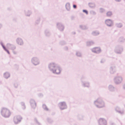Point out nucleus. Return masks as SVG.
Masks as SVG:
<instances>
[{"label":"nucleus","mask_w":125,"mask_h":125,"mask_svg":"<svg viewBox=\"0 0 125 125\" xmlns=\"http://www.w3.org/2000/svg\"><path fill=\"white\" fill-rule=\"evenodd\" d=\"M39 96L40 97H42L43 96V94H39Z\"/></svg>","instance_id":"38"},{"label":"nucleus","mask_w":125,"mask_h":125,"mask_svg":"<svg viewBox=\"0 0 125 125\" xmlns=\"http://www.w3.org/2000/svg\"><path fill=\"white\" fill-rule=\"evenodd\" d=\"M99 125H106V121L104 118H100L98 121Z\"/></svg>","instance_id":"11"},{"label":"nucleus","mask_w":125,"mask_h":125,"mask_svg":"<svg viewBox=\"0 0 125 125\" xmlns=\"http://www.w3.org/2000/svg\"><path fill=\"white\" fill-rule=\"evenodd\" d=\"M10 74L8 72H6L4 73L3 74L4 77L5 79H7L10 77Z\"/></svg>","instance_id":"17"},{"label":"nucleus","mask_w":125,"mask_h":125,"mask_svg":"<svg viewBox=\"0 0 125 125\" xmlns=\"http://www.w3.org/2000/svg\"><path fill=\"white\" fill-rule=\"evenodd\" d=\"M0 45L2 46L3 48H4V47H5V46L4 45L3 43L2 42H0Z\"/></svg>","instance_id":"35"},{"label":"nucleus","mask_w":125,"mask_h":125,"mask_svg":"<svg viewBox=\"0 0 125 125\" xmlns=\"http://www.w3.org/2000/svg\"><path fill=\"white\" fill-rule=\"evenodd\" d=\"M58 106L61 110L66 109L67 108L66 103L64 101L60 102L58 104Z\"/></svg>","instance_id":"5"},{"label":"nucleus","mask_w":125,"mask_h":125,"mask_svg":"<svg viewBox=\"0 0 125 125\" xmlns=\"http://www.w3.org/2000/svg\"><path fill=\"white\" fill-rule=\"evenodd\" d=\"M64 49L66 51L68 50V48L66 46L64 47Z\"/></svg>","instance_id":"36"},{"label":"nucleus","mask_w":125,"mask_h":125,"mask_svg":"<svg viewBox=\"0 0 125 125\" xmlns=\"http://www.w3.org/2000/svg\"><path fill=\"white\" fill-rule=\"evenodd\" d=\"M13 52L14 54H17V52L14 50L13 51Z\"/></svg>","instance_id":"40"},{"label":"nucleus","mask_w":125,"mask_h":125,"mask_svg":"<svg viewBox=\"0 0 125 125\" xmlns=\"http://www.w3.org/2000/svg\"><path fill=\"white\" fill-rule=\"evenodd\" d=\"M7 53L9 54H10V53L9 52V50H8L6 52Z\"/></svg>","instance_id":"45"},{"label":"nucleus","mask_w":125,"mask_h":125,"mask_svg":"<svg viewBox=\"0 0 125 125\" xmlns=\"http://www.w3.org/2000/svg\"><path fill=\"white\" fill-rule=\"evenodd\" d=\"M87 76L85 75H83L80 79V80L81 81V82H83L85 81V80L87 79Z\"/></svg>","instance_id":"21"},{"label":"nucleus","mask_w":125,"mask_h":125,"mask_svg":"<svg viewBox=\"0 0 125 125\" xmlns=\"http://www.w3.org/2000/svg\"><path fill=\"white\" fill-rule=\"evenodd\" d=\"M94 104L96 107L99 108H102L105 107V103L101 98H97L94 102Z\"/></svg>","instance_id":"2"},{"label":"nucleus","mask_w":125,"mask_h":125,"mask_svg":"<svg viewBox=\"0 0 125 125\" xmlns=\"http://www.w3.org/2000/svg\"><path fill=\"white\" fill-rule=\"evenodd\" d=\"M34 121L35 122H36V123L38 125H41V124L37 120L36 118H35L34 119Z\"/></svg>","instance_id":"30"},{"label":"nucleus","mask_w":125,"mask_h":125,"mask_svg":"<svg viewBox=\"0 0 125 125\" xmlns=\"http://www.w3.org/2000/svg\"><path fill=\"white\" fill-rule=\"evenodd\" d=\"M20 104L22 106V109H25L26 108V106L24 103V102H21Z\"/></svg>","instance_id":"27"},{"label":"nucleus","mask_w":125,"mask_h":125,"mask_svg":"<svg viewBox=\"0 0 125 125\" xmlns=\"http://www.w3.org/2000/svg\"><path fill=\"white\" fill-rule=\"evenodd\" d=\"M116 71V67L114 66H111L109 69V72L111 74H113Z\"/></svg>","instance_id":"13"},{"label":"nucleus","mask_w":125,"mask_h":125,"mask_svg":"<svg viewBox=\"0 0 125 125\" xmlns=\"http://www.w3.org/2000/svg\"><path fill=\"white\" fill-rule=\"evenodd\" d=\"M7 53L9 54H10V53L9 52V50H8L6 52Z\"/></svg>","instance_id":"44"},{"label":"nucleus","mask_w":125,"mask_h":125,"mask_svg":"<svg viewBox=\"0 0 125 125\" xmlns=\"http://www.w3.org/2000/svg\"><path fill=\"white\" fill-rule=\"evenodd\" d=\"M112 13L111 11H108L106 13V15L107 17H110L112 16Z\"/></svg>","instance_id":"25"},{"label":"nucleus","mask_w":125,"mask_h":125,"mask_svg":"<svg viewBox=\"0 0 125 125\" xmlns=\"http://www.w3.org/2000/svg\"><path fill=\"white\" fill-rule=\"evenodd\" d=\"M83 11L85 13L87 14H88V12L87 11V10H83Z\"/></svg>","instance_id":"37"},{"label":"nucleus","mask_w":125,"mask_h":125,"mask_svg":"<svg viewBox=\"0 0 125 125\" xmlns=\"http://www.w3.org/2000/svg\"><path fill=\"white\" fill-rule=\"evenodd\" d=\"M45 34L46 36H49L50 35L49 32H45Z\"/></svg>","instance_id":"32"},{"label":"nucleus","mask_w":125,"mask_h":125,"mask_svg":"<svg viewBox=\"0 0 125 125\" xmlns=\"http://www.w3.org/2000/svg\"><path fill=\"white\" fill-rule=\"evenodd\" d=\"M48 68L49 71L52 73L56 75L60 74L62 69L59 65L54 62H52L48 65Z\"/></svg>","instance_id":"1"},{"label":"nucleus","mask_w":125,"mask_h":125,"mask_svg":"<svg viewBox=\"0 0 125 125\" xmlns=\"http://www.w3.org/2000/svg\"><path fill=\"white\" fill-rule=\"evenodd\" d=\"M82 86L83 87L89 88L90 87V83L87 81H85L81 82Z\"/></svg>","instance_id":"10"},{"label":"nucleus","mask_w":125,"mask_h":125,"mask_svg":"<svg viewBox=\"0 0 125 125\" xmlns=\"http://www.w3.org/2000/svg\"><path fill=\"white\" fill-rule=\"evenodd\" d=\"M105 24L108 26H111L113 24V22L110 19L106 20L105 21Z\"/></svg>","instance_id":"16"},{"label":"nucleus","mask_w":125,"mask_h":125,"mask_svg":"<svg viewBox=\"0 0 125 125\" xmlns=\"http://www.w3.org/2000/svg\"><path fill=\"white\" fill-rule=\"evenodd\" d=\"M7 47L13 51L16 49V46L10 43H7Z\"/></svg>","instance_id":"15"},{"label":"nucleus","mask_w":125,"mask_h":125,"mask_svg":"<svg viewBox=\"0 0 125 125\" xmlns=\"http://www.w3.org/2000/svg\"><path fill=\"white\" fill-rule=\"evenodd\" d=\"M13 85L14 86L15 88H17L18 86V84L17 82H14L13 83Z\"/></svg>","instance_id":"29"},{"label":"nucleus","mask_w":125,"mask_h":125,"mask_svg":"<svg viewBox=\"0 0 125 125\" xmlns=\"http://www.w3.org/2000/svg\"><path fill=\"white\" fill-rule=\"evenodd\" d=\"M1 24H0V27H1Z\"/></svg>","instance_id":"49"},{"label":"nucleus","mask_w":125,"mask_h":125,"mask_svg":"<svg viewBox=\"0 0 125 125\" xmlns=\"http://www.w3.org/2000/svg\"><path fill=\"white\" fill-rule=\"evenodd\" d=\"M94 44V42L92 41H88L86 42V45L88 46H90L93 45Z\"/></svg>","instance_id":"19"},{"label":"nucleus","mask_w":125,"mask_h":125,"mask_svg":"<svg viewBox=\"0 0 125 125\" xmlns=\"http://www.w3.org/2000/svg\"><path fill=\"white\" fill-rule=\"evenodd\" d=\"M75 32H73V33H72V34H75Z\"/></svg>","instance_id":"47"},{"label":"nucleus","mask_w":125,"mask_h":125,"mask_svg":"<svg viewBox=\"0 0 125 125\" xmlns=\"http://www.w3.org/2000/svg\"><path fill=\"white\" fill-rule=\"evenodd\" d=\"M91 51L97 54H98L101 52L100 48L99 47H94L91 49Z\"/></svg>","instance_id":"9"},{"label":"nucleus","mask_w":125,"mask_h":125,"mask_svg":"<svg viewBox=\"0 0 125 125\" xmlns=\"http://www.w3.org/2000/svg\"><path fill=\"white\" fill-rule=\"evenodd\" d=\"M68 6V7H69V8H70V6L69 5V4H68V5H66V8L67 9V6Z\"/></svg>","instance_id":"42"},{"label":"nucleus","mask_w":125,"mask_h":125,"mask_svg":"<svg viewBox=\"0 0 125 125\" xmlns=\"http://www.w3.org/2000/svg\"><path fill=\"white\" fill-rule=\"evenodd\" d=\"M99 34V33L98 32H92V35L94 36L98 35Z\"/></svg>","instance_id":"26"},{"label":"nucleus","mask_w":125,"mask_h":125,"mask_svg":"<svg viewBox=\"0 0 125 125\" xmlns=\"http://www.w3.org/2000/svg\"><path fill=\"white\" fill-rule=\"evenodd\" d=\"M22 118L20 115L15 116L13 118V121L15 124H17L21 122Z\"/></svg>","instance_id":"8"},{"label":"nucleus","mask_w":125,"mask_h":125,"mask_svg":"<svg viewBox=\"0 0 125 125\" xmlns=\"http://www.w3.org/2000/svg\"><path fill=\"white\" fill-rule=\"evenodd\" d=\"M60 44L61 45H63L65 44H66V43L65 42L63 41L61 42L60 43Z\"/></svg>","instance_id":"31"},{"label":"nucleus","mask_w":125,"mask_h":125,"mask_svg":"<svg viewBox=\"0 0 125 125\" xmlns=\"http://www.w3.org/2000/svg\"><path fill=\"white\" fill-rule=\"evenodd\" d=\"M1 113L3 117L6 118L9 117L11 115V113L10 110L5 108H3L1 109Z\"/></svg>","instance_id":"3"},{"label":"nucleus","mask_w":125,"mask_h":125,"mask_svg":"<svg viewBox=\"0 0 125 125\" xmlns=\"http://www.w3.org/2000/svg\"><path fill=\"white\" fill-rule=\"evenodd\" d=\"M109 90L111 92H114L115 91L116 89V88L113 85H110L108 87Z\"/></svg>","instance_id":"18"},{"label":"nucleus","mask_w":125,"mask_h":125,"mask_svg":"<svg viewBox=\"0 0 125 125\" xmlns=\"http://www.w3.org/2000/svg\"><path fill=\"white\" fill-rule=\"evenodd\" d=\"M30 103L32 108L34 109L36 106V104L35 101L33 99H31L30 100Z\"/></svg>","instance_id":"14"},{"label":"nucleus","mask_w":125,"mask_h":125,"mask_svg":"<svg viewBox=\"0 0 125 125\" xmlns=\"http://www.w3.org/2000/svg\"><path fill=\"white\" fill-rule=\"evenodd\" d=\"M123 88L124 89H125V83L123 85Z\"/></svg>","instance_id":"46"},{"label":"nucleus","mask_w":125,"mask_h":125,"mask_svg":"<svg viewBox=\"0 0 125 125\" xmlns=\"http://www.w3.org/2000/svg\"><path fill=\"white\" fill-rule=\"evenodd\" d=\"M7 53L9 54H10V53L9 52V50H8L6 52Z\"/></svg>","instance_id":"43"},{"label":"nucleus","mask_w":125,"mask_h":125,"mask_svg":"<svg viewBox=\"0 0 125 125\" xmlns=\"http://www.w3.org/2000/svg\"><path fill=\"white\" fill-rule=\"evenodd\" d=\"M105 61V60L104 59H102L101 61L100 62L101 63H104Z\"/></svg>","instance_id":"34"},{"label":"nucleus","mask_w":125,"mask_h":125,"mask_svg":"<svg viewBox=\"0 0 125 125\" xmlns=\"http://www.w3.org/2000/svg\"><path fill=\"white\" fill-rule=\"evenodd\" d=\"M16 42L17 44L20 46L23 45L24 42L22 39L20 38H17L16 39Z\"/></svg>","instance_id":"12"},{"label":"nucleus","mask_w":125,"mask_h":125,"mask_svg":"<svg viewBox=\"0 0 125 125\" xmlns=\"http://www.w3.org/2000/svg\"><path fill=\"white\" fill-rule=\"evenodd\" d=\"M123 78L122 77L119 76H115L114 78V81L115 83L117 84H119L122 82Z\"/></svg>","instance_id":"7"},{"label":"nucleus","mask_w":125,"mask_h":125,"mask_svg":"<svg viewBox=\"0 0 125 125\" xmlns=\"http://www.w3.org/2000/svg\"><path fill=\"white\" fill-rule=\"evenodd\" d=\"M47 121L50 123H52L53 122V120L51 118H48L47 119Z\"/></svg>","instance_id":"28"},{"label":"nucleus","mask_w":125,"mask_h":125,"mask_svg":"<svg viewBox=\"0 0 125 125\" xmlns=\"http://www.w3.org/2000/svg\"><path fill=\"white\" fill-rule=\"evenodd\" d=\"M125 41V39L123 37H120L119 39V41L120 42H123Z\"/></svg>","instance_id":"23"},{"label":"nucleus","mask_w":125,"mask_h":125,"mask_svg":"<svg viewBox=\"0 0 125 125\" xmlns=\"http://www.w3.org/2000/svg\"><path fill=\"white\" fill-rule=\"evenodd\" d=\"M31 62L32 64L35 66L39 65L40 63L39 59L36 57H33L31 59Z\"/></svg>","instance_id":"4"},{"label":"nucleus","mask_w":125,"mask_h":125,"mask_svg":"<svg viewBox=\"0 0 125 125\" xmlns=\"http://www.w3.org/2000/svg\"><path fill=\"white\" fill-rule=\"evenodd\" d=\"M123 51V48L121 45H117L116 46L114 49L115 52L118 54H121Z\"/></svg>","instance_id":"6"},{"label":"nucleus","mask_w":125,"mask_h":125,"mask_svg":"<svg viewBox=\"0 0 125 125\" xmlns=\"http://www.w3.org/2000/svg\"><path fill=\"white\" fill-rule=\"evenodd\" d=\"M115 0L117 1H120L121 0Z\"/></svg>","instance_id":"48"},{"label":"nucleus","mask_w":125,"mask_h":125,"mask_svg":"<svg viewBox=\"0 0 125 125\" xmlns=\"http://www.w3.org/2000/svg\"><path fill=\"white\" fill-rule=\"evenodd\" d=\"M42 108L45 111H47L48 110V108L46 106V105L45 104H43Z\"/></svg>","instance_id":"24"},{"label":"nucleus","mask_w":125,"mask_h":125,"mask_svg":"<svg viewBox=\"0 0 125 125\" xmlns=\"http://www.w3.org/2000/svg\"><path fill=\"white\" fill-rule=\"evenodd\" d=\"M115 110L117 112L121 114H124V112L123 111H121L120 108L119 107H117L115 108Z\"/></svg>","instance_id":"20"},{"label":"nucleus","mask_w":125,"mask_h":125,"mask_svg":"<svg viewBox=\"0 0 125 125\" xmlns=\"http://www.w3.org/2000/svg\"><path fill=\"white\" fill-rule=\"evenodd\" d=\"M117 26L118 27L120 28L122 26V25L121 23H120L117 24Z\"/></svg>","instance_id":"33"},{"label":"nucleus","mask_w":125,"mask_h":125,"mask_svg":"<svg viewBox=\"0 0 125 125\" xmlns=\"http://www.w3.org/2000/svg\"><path fill=\"white\" fill-rule=\"evenodd\" d=\"M73 8H74V9H75L76 8V6L75 5H73Z\"/></svg>","instance_id":"41"},{"label":"nucleus","mask_w":125,"mask_h":125,"mask_svg":"<svg viewBox=\"0 0 125 125\" xmlns=\"http://www.w3.org/2000/svg\"><path fill=\"white\" fill-rule=\"evenodd\" d=\"M76 56L78 57H82V54L81 52L79 51H76L75 54Z\"/></svg>","instance_id":"22"},{"label":"nucleus","mask_w":125,"mask_h":125,"mask_svg":"<svg viewBox=\"0 0 125 125\" xmlns=\"http://www.w3.org/2000/svg\"><path fill=\"white\" fill-rule=\"evenodd\" d=\"M3 48L4 50L6 52H7V51L8 50L6 49V48L5 47H4V48Z\"/></svg>","instance_id":"39"}]
</instances>
